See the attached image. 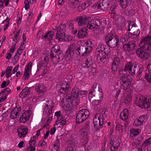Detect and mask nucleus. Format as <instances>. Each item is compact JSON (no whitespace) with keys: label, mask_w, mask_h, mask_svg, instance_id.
I'll return each mask as SVG.
<instances>
[{"label":"nucleus","mask_w":151,"mask_h":151,"mask_svg":"<svg viewBox=\"0 0 151 151\" xmlns=\"http://www.w3.org/2000/svg\"><path fill=\"white\" fill-rule=\"evenodd\" d=\"M140 48L137 49L136 51L137 55L139 57L143 50L151 51V36L148 35L144 37L141 40L139 43Z\"/></svg>","instance_id":"nucleus-1"},{"label":"nucleus","mask_w":151,"mask_h":151,"mask_svg":"<svg viewBox=\"0 0 151 151\" xmlns=\"http://www.w3.org/2000/svg\"><path fill=\"white\" fill-rule=\"evenodd\" d=\"M110 51L109 47L106 45H99L96 51L97 59L100 60L103 63H104L106 60V55Z\"/></svg>","instance_id":"nucleus-2"},{"label":"nucleus","mask_w":151,"mask_h":151,"mask_svg":"<svg viewBox=\"0 0 151 151\" xmlns=\"http://www.w3.org/2000/svg\"><path fill=\"white\" fill-rule=\"evenodd\" d=\"M135 104L141 108H148L151 104V97L139 94L135 99Z\"/></svg>","instance_id":"nucleus-3"},{"label":"nucleus","mask_w":151,"mask_h":151,"mask_svg":"<svg viewBox=\"0 0 151 151\" xmlns=\"http://www.w3.org/2000/svg\"><path fill=\"white\" fill-rule=\"evenodd\" d=\"M105 41L109 47L114 48L119 46V39L114 31H111L105 38Z\"/></svg>","instance_id":"nucleus-4"},{"label":"nucleus","mask_w":151,"mask_h":151,"mask_svg":"<svg viewBox=\"0 0 151 151\" xmlns=\"http://www.w3.org/2000/svg\"><path fill=\"white\" fill-rule=\"evenodd\" d=\"M66 99L67 101L64 105L65 107H66V110H70L74 109L78 105L80 101L79 98H76L70 96V95L66 96Z\"/></svg>","instance_id":"nucleus-5"},{"label":"nucleus","mask_w":151,"mask_h":151,"mask_svg":"<svg viewBox=\"0 0 151 151\" xmlns=\"http://www.w3.org/2000/svg\"><path fill=\"white\" fill-rule=\"evenodd\" d=\"M102 89L100 85H99L97 88V84L96 83H94L91 87L89 94L88 98L90 101L91 102L92 98L96 96L95 93L96 92L97 94H99L100 96L99 98H102L103 97V94L102 92Z\"/></svg>","instance_id":"nucleus-6"},{"label":"nucleus","mask_w":151,"mask_h":151,"mask_svg":"<svg viewBox=\"0 0 151 151\" xmlns=\"http://www.w3.org/2000/svg\"><path fill=\"white\" fill-rule=\"evenodd\" d=\"M120 83L121 88L123 91H125L130 86L131 82V78L129 74H125L120 77Z\"/></svg>","instance_id":"nucleus-7"},{"label":"nucleus","mask_w":151,"mask_h":151,"mask_svg":"<svg viewBox=\"0 0 151 151\" xmlns=\"http://www.w3.org/2000/svg\"><path fill=\"white\" fill-rule=\"evenodd\" d=\"M54 106L53 101L50 99H47L45 103L43 104L42 106L43 113L46 115V117H48L50 115Z\"/></svg>","instance_id":"nucleus-8"},{"label":"nucleus","mask_w":151,"mask_h":151,"mask_svg":"<svg viewBox=\"0 0 151 151\" xmlns=\"http://www.w3.org/2000/svg\"><path fill=\"white\" fill-rule=\"evenodd\" d=\"M104 120L102 115H100L99 114H95L93 119V124L96 130H99L103 127Z\"/></svg>","instance_id":"nucleus-9"},{"label":"nucleus","mask_w":151,"mask_h":151,"mask_svg":"<svg viewBox=\"0 0 151 151\" xmlns=\"http://www.w3.org/2000/svg\"><path fill=\"white\" fill-rule=\"evenodd\" d=\"M90 113L86 109H82L77 113L76 118L77 123H80L86 120L88 117Z\"/></svg>","instance_id":"nucleus-10"},{"label":"nucleus","mask_w":151,"mask_h":151,"mask_svg":"<svg viewBox=\"0 0 151 151\" xmlns=\"http://www.w3.org/2000/svg\"><path fill=\"white\" fill-rule=\"evenodd\" d=\"M102 23V20L100 19L89 18L86 26L88 29H93L100 26Z\"/></svg>","instance_id":"nucleus-11"},{"label":"nucleus","mask_w":151,"mask_h":151,"mask_svg":"<svg viewBox=\"0 0 151 151\" xmlns=\"http://www.w3.org/2000/svg\"><path fill=\"white\" fill-rule=\"evenodd\" d=\"M127 30L131 31L133 35L137 36L140 34V31L137 25L133 21L128 22V25L127 27Z\"/></svg>","instance_id":"nucleus-12"},{"label":"nucleus","mask_w":151,"mask_h":151,"mask_svg":"<svg viewBox=\"0 0 151 151\" xmlns=\"http://www.w3.org/2000/svg\"><path fill=\"white\" fill-rule=\"evenodd\" d=\"M136 65L134 63L131 64L130 62L127 63L125 66V70H129V73L132 75H134L135 74V72L137 70Z\"/></svg>","instance_id":"nucleus-13"},{"label":"nucleus","mask_w":151,"mask_h":151,"mask_svg":"<svg viewBox=\"0 0 151 151\" xmlns=\"http://www.w3.org/2000/svg\"><path fill=\"white\" fill-rule=\"evenodd\" d=\"M89 129L87 126H84L78 131V134L81 137L86 143L87 140V133Z\"/></svg>","instance_id":"nucleus-14"},{"label":"nucleus","mask_w":151,"mask_h":151,"mask_svg":"<svg viewBox=\"0 0 151 151\" xmlns=\"http://www.w3.org/2000/svg\"><path fill=\"white\" fill-rule=\"evenodd\" d=\"M109 0H100L99 2L96 4V7L99 9H101L105 10L109 7Z\"/></svg>","instance_id":"nucleus-15"},{"label":"nucleus","mask_w":151,"mask_h":151,"mask_svg":"<svg viewBox=\"0 0 151 151\" xmlns=\"http://www.w3.org/2000/svg\"><path fill=\"white\" fill-rule=\"evenodd\" d=\"M75 52L78 55L81 56H86L89 53L87 52L85 47L82 45H78L76 48Z\"/></svg>","instance_id":"nucleus-16"},{"label":"nucleus","mask_w":151,"mask_h":151,"mask_svg":"<svg viewBox=\"0 0 151 151\" xmlns=\"http://www.w3.org/2000/svg\"><path fill=\"white\" fill-rule=\"evenodd\" d=\"M93 63V59L90 55H88L83 62L81 63V66L83 68H88L91 67Z\"/></svg>","instance_id":"nucleus-17"},{"label":"nucleus","mask_w":151,"mask_h":151,"mask_svg":"<svg viewBox=\"0 0 151 151\" xmlns=\"http://www.w3.org/2000/svg\"><path fill=\"white\" fill-rule=\"evenodd\" d=\"M122 61V57L121 55H119L114 58L111 65L113 68L115 69L121 65Z\"/></svg>","instance_id":"nucleus-18"},{"label":"nucleus","mask_w":151,"mask_h":151,"mask_svg":"<svg viewBox=\"0 0 151 151\" xmlns=\"http://www.w3.org/2000/svg\"><path fill=\"white\" fill-rule=\"evenodd\" d=\"M30 112V111H25L22 114V116L20 117L19 120V122L24 123L28 120L31 116Z\"/></svg>","instance_id":"nucleus-19"},{"label":"nucleus","mask_w":151,"mask_h":151,"mask_svg":"<svg viewBox=\"0 0 151 151\" xmlns=\"http://www.w3.org/2000/svg\"><path fill=\"white\" fill-rule=\"evenodd\" d=\"M56 39H58V41L67 42L72 39V37L66 35L64 33L63 34L60 35L59 36H56Z\"/></svg>","instance_id":"nucleus-20"},{"label":"nucleus","mask_w":151,"mask_h":151,"mask_svg":"<svg viewBox=\"0 0 151 151\" xmlns=\"http://www.w3.org/2000/svg\"><path fill=\"white\" fill-rule=\"evenodd\" d=\"M135 46V42L133 41H130L127 43L124 44L123 45V47L124 50L129 51L133 50Z\"/></svg>","instance_id":"nucleus-21"},{"label":"nucleus","mask_w":151,"mask_h":151,"mask_svg":"<svg viewBox=\"0 0 151 151\" xmlns=\"http://www.w3.org/2000/svg\"><path fill=\"white\" fill-rule=\"evenodd\" d=\"M89 18H87L85 16H82L79 17L76 19L79 26L85 25L88 24Z\"/></svg>","instance_id":"nucleus-22"},{"label":"nucleus","mask_w":151,"mask_h":151,"mask_svg":"<svg viewBox=\"0 0 151 151\" xmlns=\"http://www.w3.org/2000/svg\"><path fill=\"white\" fill-rule=\"evenodd\" d=\"M53 52H51L50 56L52 58V61L54 63H58L62 57V56H59L56 53L53 54Z\"/></svg>","instance_id":"nucleus-23"},{"label":"nucleus","mask_w":151,"mask_h":151,"mask_svg":"<svg viewBox=\"0 0 151 151\" xmlns=\"http://www.w3.org/2000/svg\"><path fill=\"white\" fill-rule=\"evenodd\" d=\"M93 40L92 39H88L85 43V48L87 50V52L89 53L92 50V48L93 47Z\"/></svg>","instance_id":"nucleus-24"},{"label":"nucleus","mask_w":151,"mask_h":151,"mask_svg":"<svg viewBox=\"0 0 151 151\" xmlns=\"http://www.w3.org/2000/svg\"><path fill=\"white\" fill-rule=\"evenodd\" d=\"M120 118L123 121H126L128 118L129 116V111L127 109H125L120 114Z\"/></svg>","instance_id":"nucleus-25"},{"label":"nucleus","mask_w":151,"mask_h":151,"mask_svg":"<svg viewBox=\"0 0 151 151\" xmlns=\"http://www.w3.org/2000/svg\"><path fill=\"white\" fill-rule=\"evenodd\" d=\"M46 88L45 86L42 84L41 83H40L37 86L35 89V90L39 94L43 93L46 91Z\"/></svg>","instance_id":"nucleus-26"},{"label":"nucleus","mask_w":151,"mask_h":151,"mask_svg":"<svg viewBox=\"0 0 151 151\" xmlns=\"http://www.w3.org/2000/svg\"><path fill=\"white\" fill-rule=\"evenodd\" d=\"M66 25L65 24H61L57 29V33L56 36H59L60 35L63 34L64 33L66 29Z\"/></svg>","instance_id":"nucleus-27"},{"label":"nucleus","mask_w":151,"mask_h":151,"mask_svg":"<svg viewBox=\"0 0 151 151\" xmlns=\"http://www.w3.org/2000/svg\"><path fill=\"white\" fill-rule=\"evenodd\" d=\"M28 132V129L27 128H19L18 131V136L21 138L24 137Z\"/></svg>","instance_id":"nucleus-28"},{"label":"nucleus","mask_w":151,"mask_h":151,"mask_svg":"<svg viewBox=\"0 0 151 151\" xmlns=\"http://www.w3.org/2000/svg\"><path fill=\"white\" fill-rule=\"evenodd\" d=\"M87 30L86 27L83 28L79 30L78 33V37L80 38H82L86 37L88 35V33L86 32Z\"/></svg>","instance_id":"nucleus-29"},{"label":"nucleus","mask_w":151,"mask_h":151,"mask_svg":"<svg viewBox=\"0 0 151 151\" xmlns=\"http://www.w3.org/2000/svg\"><path fill=\"white\" fill-rule=\"evenodd\" d=\"M30 88L25 87L24 89L19 94L20 97L24 98L28 96L30 94Z\"/></svg>","instance_id":"nucleus-30"},{"label":"nucleus","mask_w":151,"mask_h":151,"mask_svg":"<svg viewBox=\"0 0 151 151\" xmlns=\"http://www.w3.org/2000/svg\"><path fill=\"white\" fill-rule=\"evenodd\" d=\"M71 95H70V96L72 97L79 98V89L77 88H73L71 92Z\"/></svg>","instance_id":"nucleus-31"},{"label":"nucleus","mask_w":151,"mask_h":151,"mask_svg":"<svg viewBox=\"0 0 151 151\" xmlns=\"http://www.w3.org/2000/svg\"><path fill=\"white\" fill-rule=\"evenodd\" d=\"M51 51L53 52V54L56 53L59 56H62V52L60 50L59 46L58 45H54L51 48Z\"/></svg>","instance_id":"nucleus-32"},{"label":"nucleus","mask_w":151,"mask_h":151,"mask_svg":"<svg viewBox=\"0 0 151 151\" xmlns=\"http://www.w3.org/2000/svg\"><path fill=\"white\" fill-rule=\"evenodd\" d=\"M119 139L115 137H112L110 140V144L112 145L119 147L120 145Z\"/></svg>","instance_id":"nucleus-33"},{"label":"nucleus","mask_w":151,"mask_h":151,"mask_svg":"<svg viewBox=\"0 0 151 151\" xmlns=\"http://www.w3.org/2000/svg\"><path fill=\"white\" fill-rule=\"evenodd\" d=\"M132 33L127 32L125 35H122V37L120 39V41L122 43H124L128 40V39L131 37Z\"/></svg>","instance_id":"nucleus-34"},{"label":"nucleus","mask_w":151,"mask_h":151,"mask_svg":"<svg viewBox=\"0 0 151 151\" xmlns=\"http://www.w3.org/2000/svg\"><path fill=\"white\" fill-rule=\"evenodd\" d=\"M125 19L123 17L120 16L118 17L116 22L118 26L122 28L125 25Z\"/></svg>","instance_id":"nucleus-35"},{"label":"nucleus","mask_w":151,"mask_h":151,"mask_svg":"<svg viewBox=\"0 0 151 151\" xmlns=\"http://www.w3.org/2000/svg\"><path fill=\"white\" fill-rule=\"evenodd\" d=\"M54 35V32L52 31H48L43 37V39L51 40Z\"/></svg>","instance_id":"nucleus-36"},{"label":"nucleus","mask_w":151,"mask_h":151,"mask_svg":"<svg viewBox=\"0 0 151 151\" xmlns=\"http://www.w3.org/2000/svg\"><path fill=\"white\" fill-rule=\"evenodd\" d=\"M147 68L149 73L146 74V79L148 81L151 82V63L148 65Z\"/></svg>","instance_id":"nucleus-37"},{"label":"nucleus","mask_w":151,"mask_h":151,"mask_svg":"<svg viewBox=\"0 0 151 151\" xmlns=\"http://www.w3.org/2000/svg\"><path fill=\"white\" fill-rule=\"evenodd\" d=\"M19 113L16 109H12L10 113V117L12 119L17 118L19 116Z\"/></svg>","instance_id":"nucleus-38"},{"label":"nucleus","mask_w":151,"mask_h":151,"mask_svg":"<svg viewBox=\"0 0 151 151\" xmlns=\"http://www.w3.org/2000/svg\"><path fill=\"white\" fill-rule=\"evenodd\" d=\"M149 55L148 53L143 50L139 58L144 60H146L149 58Z\"/></svg>","instance_id":"nucleus-39"},{"label":"nucleus","mask_w":151,"mask_h":151,"mask_svg":"<svg viewBox=\"0 0 151 151\" xmlns=\"http://www.w3.org/2000/svg\"><path fill=\"white\" fill-rule=\"evenodd\" d=\"M149 55L148 53L143 50L139 58L144 60H146L149 58Z\"/></svg>","instance_id":"nucleus-40"},{"label":"nucleus","mask_w":151,"mask_h":151,"mask_svg":"<svg viewBox=\"0 0 151 151\" xmlns=\"http://www.w3.org/2000/svg\"><path fill=\"white\" fill-rule=\"evenodd\" d=\"M149 55L148 53L143 50L139 58L144 60H146L149 58Z\"/></svg>","instance_id":"nucleus-41"},{"label":"nucleus","mask_w":151,"mask_h":151,"mask_svg":"<svg viewBox=\"0 0 151 151\" xmlns=\"http://www.w3.org/2000/svg\"><path fill=\"white\" fill-rule=\"evenodd\" d=\"M36 145L31 143H29V145L27 147V151H35L36 150Z\"/></svg>","instance_id":"nucleus-42"},{"label":"nucleus","mask_w":151,"mask_h":151,"mask_svg":"<svg viewBox=\"0 0 151 151\" xmlns=\"http://www.w3.org/2000/svg\"><path fill=\"white\" fill-rule=\"evenodd\" d=\"M69 2L73 8L77 7L79 3V1L77 0H69Z\"/></svg>","instance_id":"nucleus-43"},{"label":"nucleus","mask_w":151,"mask_h":151,"mask_svg":"<svg viewBox=\"0 0 151 151\" xmlns=\"http://www.w3.org/2000/svg\"><path fill=\"white\" fill-rule=\"evenodd\" d=\"M128 0H119V5L123 9L126 8L128 4Z\"/></svg>","instance_id":"nucleus-44"},{"label":"nucleus","mask_w":151,"mask_h":151,"mask_svg":"<svg viewBox=\"0 0 151 151\" xmlns=\"http://www.w3.org/2000/svg\"><path fill=\"white\" fill-rule=\"evenodd\" d=\"M32 64L31 63L29 62L28 64L26 66L25 69V73L29 74L31 71L32 68Z\"/></svg>","instance_id":"nucleus-45"},{"label":"nucleus","mask_w":151,"mask_h":151,"mask_svg":"<svg viewBox=\"0 0 151 151\" xmlns=\"http://www.w3.org/2000/svg\"><path fill=\"white\" fill-rule=\"evenodd\" d=\"M102 98H99L100 99L97 100H92L91 101L92 105L94 106H97L99 105L102 101Z\"/></svg>","instance_id":"nucleus-46"},{"label":"nucleus","mask_w":151,"mask_h":151,"mask_svg":"<svg viewBox=\"0 0 151 151\" xmlns=\"http://www.w3.org/2000/svg\"><path fill=\"white\" fill-rule=\"evenodd\" d=\"M10 20V19L9 18L7 17L4 21L2 22V24H4L5 26V27L4 29V31H5L8 27Z\"/></svg>","instance_id":"nucleus-47"},{"label":"nucleus","mask_w":151,"mask_h":151,"mask_svg":"<svg viewBox=\"0 0 151 151\" xmlns=\"http://www.w3.org/2000/svg\"><path fill=\"white\" fill-rule=\"evenodd\" d=\"M130 132L131 134L132 135L134 136H135L138 135L140 132L138 130L133 128H131L130 129Z\"/></svg>","instance_id":"nucleus-48"},{"label":"nucleus","mask_w":151,"mask_h":151,"mask_svg":"<svg viewBox=\"0 0 151 151\" xmlns=\"http://www.w3.org/2000/svg\"><path fill=\"white\" fill-rule=\"evenodd\" d=\"M144 71L143 70L142 68H140L139 69L137 74V76L138 77H143L146 74ZM145 77L146 78V76Z\"/></svg>","instance_id":"nucleus-49"},{"label":"nucleus","mask_w":151,"mask_h":151,"mask_svg":"<svg viewBox=\"0 0 151 151\" xmlns=\"http://www.w3.org/2000/svg\"><path fill=\"white\" fill-rule=\"evenodd\" d=\"M12 69V67L11 66L7 68L6 71V76L7 78H8L12 74L11 73Z\"/></svg>","instance_id":"nucleus-50"},{"label":"nucleus","mask_w":151,"mask_h":151,"mask_svg":"<svg viewBox=\"0 0 151 151\" xmlns=\"http://www.w3.org/2000/svg\"><path fill=\"white\" fill-rule=\"evenodd\" d=\"M47 145V142L44 141H40L38 144L39 147H41L42 148H44Z\"/></svg>","instance_id":"nucleus-51"},{"label":"nucleus","mask_w":151,"mask_h":151,"mask_svg":"<svg viewBox=\"0 0 151 151\" xmlns=\"http://www.w3.org/2000/svg\"><path fill=\"white\" fill-rule=\"evenodd\" d=\"M138 119L143 124V123L145 122L147 119V116L146 115L141 116H140Z\"/></svg>","instance_id":"nucleus-52"},{"label":"nucleus","mask_w":151,"mask_h":151,"mask_svg":"<svg viewBox=\"0 0 151 151\" xmlns=\"http://www.w3.org/2000/svg\"><path fill=\"white\" fill-rule=\"evenodd\" d=\"M96 69L95 68L91 67L89 70V73L90 76H93L96 73Z\"/></svg>","instance_id":"nucleus-53"},{"label":"nucleus","mask_w":151,"mask_h":151,"mask_svg":"<svg viewBox=\"0 0 151 151\" xmlns=\"http://www.w3.org/2000/svg\"><path fill=\"white\" fill-rule=\"evenodd\" d=\"M37 139V137L35 135L34 136L32 137L31 138L30 141H29V143H32L33 144H35L36 145V139Z\"/></svg>","instance_id":"nucleus-54"},{"label":"nucleus","mask_w":151,"mask_h":151,"mask_svg":"<svg viewBox=\"0 0 151 151\" xmlns=\"http://www.w3.org/2000/svg\"><path fill=\"white\" fill-rule=\"evenodd\" d=\"M151 143V137L145 140L142 145L145 147Z\"/></svg>","instance_id":"nucleus-55"},{"label":"nucleus","mask_w":151,"mask_h":151,"mask_svg":"<svg viewBox=\"0 0 151 151\" xmlns=\"http://www.w3.org/2000/svg\"><path fill=\"white\" fill-rule=\"evenodd\" d=\"M142 125L138 119H136L133 123V125L135 127H138Z\"/></svg>","instance_id":"nucleus-56"},{"label":"nucleus","mask_w":151,"mask_h":151,"mask_svg":"<svg viewBox=\"0 0 151 151\" xmlns=\"http://www.w3.org/2000/svg\"><path fill=\"white\" fill-rule=\"evenodd\" d=\"M61 87L63 88H69V90L70 89L69 85L66 81H64L62 83Z\"/></svg>","instance_id":"nucleus-57"},{"label":"nucleus","mask_w":151,"mask_h":151,"mask_svg":"<svg viewBox=\"0 0 151 151\" xmlns=\"http://www.w3.org/2000/svg\"><path fill=\"white\" fill-rule=\"evenodd\" d=\"M69 90V88H63L61 87L60 91L61 93L65 94L67 93Z\"/></svg>","instance_id":"nucleus-58"},{"label":"nucleus","mask_w":151,"mask_h":151,"mask_svg":"<svg viewBox=\"0 0 151 151\" xmlns=\"http://www.w3.org/2000/svg\"><path fill=\"white\" fill-rule=\"evenodd\" d=\"M73 52L72 50H68L66 52V55L69 58L72 57L73 55Z\"/></svg>","instance_id":"nucleus-59"},{"label":"nucleus","mask_w":151,"mask_h":151,"mask_svg":"<svg viewBox=\"0 0 151 151\" xmlns=\"http://www.w3.org/2000/svg\"><path fill=\"white\" fill-rule=\"evenodd\" d=\"M25 4V9L26 10H27L29 7V2L28 0H25L24 1Z\"/></svg>","instance_id":"nucleus-60"},{"label":"nucleus","mask_w":151,"mask_h":151,"mask_svg":"<svg viewBox=\"0 0 151 151\" xmlns=\"http://www.w3.org/2000/svg\"><path fill=\"white\" fill-rule=\"evenodd\" d=\"M20 31V29H19L17 32L16 33L15 35L14 36V39L15 40V41H16L17 42V40L19 39V38L20 37V36H19V34Z\"/></svg>","instance_id":"nucleus-61"},{"label":"nucleus","mask_w":151,"mask_h":151,"mask_svg":"<svg viewBox=\"0 0 151 151\" xmlns=\"http://www.w3.org/2000/svg\"><path fill=\"white\" fill-rule=\"evenodd\" d=\"M19 56L16 55L13 58V61L14 64H16L17 61L18 60Z\"/></svg>","instance_id":"nucleus-62"},{"label":"nucleus","mask_w":151,"mask_h":151,"mask_svg":"<svg viewBox=\"0 0 151 151\" xmlns=\"http://www.w3.org/2000/svg\"><path fill=\"white\" fill-rule=\"evenodd\" d=\"M54 146L57 147H60V140L59 139H57L53 145Z\"/></svg>","instance_id":"nucleus-63"},{"label":"nucleus","mask_w":151,"mask_h":151,"mask_svg":"<svg viewBox=\"0 0 151 151\" xmlns=\"http://www.w3.org/2000/svg\"><path fill=\"white\" fill-rule=\"evenodd\" d=\"M67 27H68L69 29L72 30L73 29V24L70 22L66 24Z\"/></svg>","instance_id":"nucleus-64"}]
</instances>
